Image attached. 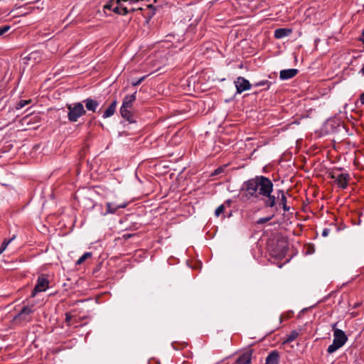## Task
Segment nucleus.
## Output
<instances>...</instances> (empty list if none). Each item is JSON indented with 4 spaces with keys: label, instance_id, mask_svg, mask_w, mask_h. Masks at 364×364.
I'll return each instance as SVG.
<instances>
[{
    "label": "nucleus",
    "instance_id": "obj_1",
    "mask_svg": "<svg viewBox=\"0 0 364 364\" xmlns=\"http://www.w3.org/2000/svg\"><path fill=\"white\" fill-rule=\"evenodd\" d=\"M273 183L267 177L260 176L247 181L243 186L242 197L248 200L252 198H258L259 196L266 197L264 201L266 207H274L276 203V198L272 195Z\"/></svg>",
    "mask_w": 364,
    "mask_h": 364
},
{
    "label": "nucleus",
    "instance_id": "obj_38",
    "mask_svg": "<svg viewBox=\"0 0 364 364\" xmlns=\"http://www.w3.org/2000/svg\"><path fill=\"white\" fill-rule=\"evenodd\" d=\"M130 237H131V235H130V234H124V235H123V237H124V239L129 238Z\"/></svg>",
    "mask_w": 364,
    "mask_h": 364
},
{
    "label": "nucleus",
    "instance_id": "obj_3",
    "mask_svg": "<svg viewBox=\"0 0 364 364\" xmlns=\"http://www.w3.org/2000/svg\"><path fill=\"white\" fill-rule=\"evenodd\" d=\"M34 305H26L24 306L20 311V312L14 316L13 321L16 323L22 324L28 323L31 321L32 314L34 312Z\"/></svg>",
    "mask_w": 364,
    "mask_h": 364
},
{
    "label": "nucleus",
    "instance_id": "obj_11",
    "mask_svg": "<svg viewBox=\"0 0 364 364\" xmlns=\"http://www.w3.org/2000/svg\"><path fill=\"white\" fill-rule=\"evenodd\" d=\"M136 92L131 95H127L123 100L121 108L132 109L133 102L136 100Z\"/></svg>",
    "mask_w": 364,
    "mask_h": 364
},
{
    "label": "nucleus",
    "instance_id": "obj_37",
    "mask_svg": "<svg viewBox=\"0 0 364 364\" xmlns=\"http://www.w3.org/2000/svg\"><path fill=\"white\" fill-rule=\"evenodd\" d=\"M121 1H129V0H116V4H120Z\"/></svg>",
    "mask_w": 364,
    "mask_h": 364
},
{
    "label": "nucleus",
    "instance_id": "obj_33",
    "mask_svg": "<svg viewBox=\"0 0 364 364\" xmlns=\"http://www.w3.org/2000/svg\"><path fill=\"white\" fill-rule=\"evenodd\" d=\"M360 102L362 105H364V92L360 95Z\"/></svg>",
    "mask_w": 364,
    "mask_h": 364
},
{
    "label": "nucleus",
    "instance_id": "obj_40",
    "mask_svg": "<svg viewBox=\"0 0 364 364\" xmlns=\"http://www.w3.org/2000/svg\"><path fill=\"white\" fill-rule=\"evenodd\" d=\"M27 118H28V116H26V117H23V121H26Z\"/></svg>",
    "mask_w": 364,
    "mask_h": 364
},
{
    "label": "nucleus",
    "instance_id": "obj_35",
    "mask_svg": "<svg viewBox=\"0 0 364 364\" xmlns=\"http://www.w3.org/2000/svg\"><path fill=\"white\" fill-rule=\"evenodd\" d=\"M222 170H223L222 168H217V169H215V171H214V173H213V174H214V175L219 174L220 173H221Z\"/></svg>",
    "mask_w": 364,
    "mask_h": 364
},
{
    "label": "nucleus",
    "instance_id": "obj_5",
    "mask_svg": "<svg viewBox=\"0 0 364 364\" xmlns=\"http://www.w3.org/2000/svg\"><path fill=\"white\" fill-rule=\"evenodd\" d=\"M328 176L333 179L334 183L341 189L346 188L350 181V175L348 173H337L333 171L329 173Z\"/></svg>",
    "mask_w": 364,
    "mask_h": 364
},
{
    "label": "nucleus",
    "instance_id": "obj_27",
    "mask_svg": "<svg viewBox=\"0 0 364 364\" xmlns=\"http://www.w3.org/2000/svg\"><path fill=\"white\" fill-rule=\"evenodd\" d=\"M269 82L267 80H262L254 84L255 87H259L267 85L269 86Z\"/></svg>",
    "mask_w": 364,
    "mask_h": 364
},
{
    "label": "nucleus",
    "instance_id": "obj_23",
    "mask_svg": "<svg viewBox=\"0 0 364 364\" xmlns=\"http://www.w3.org/2000/svg\"><path fill=\"white\" fill-rule=\"evenodd\" d=\"M225 210V205H220L219 207H218L215 211V216L218 217L221 213H223Z\"/></svg>",
    "mask_w": 364,
    "mask_h": 364
},
{
    "label": "nucleus",
    "instance_id": "obj_17",
    "mask_svg": "<svg viewBox=\"0 0 364 364\" xmlns=\"http://www.w3.org/2000/svg\"><path fill=\"white\" fill-rule=\"evenodd\" d=\"M117 103V100H114L112 102L109 107L105 111L103 114L104 118L109 117L114 114L116 110Z\"/></svg>",
    "mask_w": 364,
    "mask_h": 364
},
{
    "label": "nucleus",
    "instance_id": "obj_36",
    "mask_svg": "<svg viewBox=\"0 0 364 364\" xmlns=\"http://www.w3.org/2000/svg\"><path fill=\"white\" fill-rule=\"evenodd\" d=\"M360 41L364 43V30L362 32V35L360 36V38H359Z\"/></svg>",
    "mask_w": 364,
    "mask_h": 364
},
{
    "label": "nucleus",
    "instance_id": "obj_16",
    "mask_svg": "<svg viewBox=\"0 0 364 364\" xmlns=\"http://www.w3.org/2000/svg\"><path fill=\"white\" fill-rule=\"evenodd\" d=\"M299 336V333L296 330L291 331L288 335H287L286 339L282 343V345L285 346L294 340H296Z\"/></svg>",
    "mask_w": 364,
    "mask_h": 364
},
{
    "label": "nucleus",
    "instance_id": "obj_2",
    "mask_svg": "<svg viewBox=\"0 0 364 364\" xmlns=\"http://www.w3.org/2000/svg\"><path fill=\"white\" fill-rule=\"evenodd\" d=\"M333 341L327 349L328 353H333L341 348L347 341L348 337L343 331L333 328Z\"/></svg>",
    "mask_w": 364,
    "mask_h": 364
},
{
    "label": "nucleus",
    "instance_id": "obj_13",
    "mask_svg": "<svg viewBox=\"0 0 364 364\" xmlns=\"http://www.w3.org/2000/svg\"><path fill=\"white\" fill-rule=\"evenodd\" d=\"M132 109L120 108V114L122 117L130 123L135 122V118L132 112Z\"/></svg>",
    "mask_w": 364,
    "mask_h": 364
},
{
    "label": "nucleus",
    "instance_id": "obj_14",
    "mask_svg": "<svg viewBox=\"0 0 364 364\" xmlns=\"http://www.w3.org/2000/svg\"><path fill=\"white\" fill-rule=\"evenodd\" d=\"M292 33V29L291 28H277L274 31V37L276 38H282L284 37L289 36Z\"/></svg>",
    "mask_w": 364,
    "mask_h": 364
},
{
    "label": "nucleus",
    "instance_id": "obj_30",
    "mask_svg": "<svg viewBox=\"0 0 364 364\" xmlns=\"http://www.w3.org/2000/svg\"><path fill=\"white\" fill-rule=\"evenodd\" d=\"M121 11L122 16H126L129 13V10L127 9V7L122 6L121 5Z\"/></svg>",
    "mask_w": 364,
    "mask_h": 364
},
{
    "label": "nucleus",
    "instance_id": "obj_31",
    "mask_svg": "<svg viewBox=\"0 0 364 364\" xmlns=\"http://www.w3.org/2000/svg\"><path fill=\"white\" fill-rule=\"evenodd\" d=\"M329 231H330V230H329V229H328V228H325V229H323V231H322V235H323V237H326V236H328V233H329Z\"/></svg>",
    "mask_w": 364,
    "mask_h": 364
},
{
    "label": "nucleus",
    "instance_id": "obj_15",
    "mask_svg": "<svg viewBox=\"0 0 364 364\" xmlns=\"http://www.w3.org/2000/svg\"><path fill=\"white\" fill-rule=\"evenodd\" d=\"M87 110L95 112L99 106L97 100L87 98L83 101Z\"/></svg>",
    "mask_w": 364,
    "mask_h": 364
},
{
    "label": "nucleus",
    "instance_id": "obj_9",
    "mask_svg": "<svg viewBox=\"0 0 364 364\" xmlns=\"http://www.w3.org/2000/svg\"><path fill=\"white\" fill-rule=\"evenodd\" d=\"M126 206H127L126 203H113V202L107 203V212L105 213V214H107V213L113 214V213H116V211L119 208H124Z\"/></svg>",
    "mask_w": 364,
    "mask_h": 364
},
{
    "label": "nucleus",
    "instance_id": "obj_4",
    "mask_svg": "<svg viewBox=\"0 0 364 364\" xmlns=\"http://www.w3.org/2000/svg\"><path fill=\"white\" fill-rule=\"evenodd\" d=\"M67 108L68 109V118L72 122H77L80 117L86 113L82 104L80 102L67 105Z\"/></svg>",
    "mask_w": 364,
    "mask_h": 364
},
{
    "label": "nucleus",
    "instance_id": "obj_8",
    "mask_svg": "<svg viewBox=\"0 0 364 364\" xmlns=\"http://www.w3.org/2000/svg\"><path fill=\"white\" fill-rule=\"evenodd\" d=\"M253 350L252 349H249L246 350L244 353L238 357L236 360L237 364H250L252 360V355Z\"/></svg>",
    "mask_w": 364,
    "mask_h": 364
},
{
    "label": "nucleus",
    "instance_id": "obj_39",
    "mask_svg": "<svg viewBox=\"0 0 364 364\" xmlns=\"http://www.w3.org/2000/svg\"><path fill=\"white\" fill-rule=\"evenodd\" d=\"M360 73H362V75L364 76V64L363 65V67L360 70Z\"/></svg>",
    "mask_w": 364,
    "mask_h": 364
},
{
    "label": "nucleus",
    "instance_id": "obj_19",
    "mask_svg": "<svg viewBox=\"0 0 364 364\" xmlns=\"http://www.w3.org/2000/svg\"><path fill=\"white\" fill-rule=\"evenodd\" d=\"M32 102L31 100H21L16 105V109H21L26 105H28Z\"/></svg>",
    "mask_w": 364,
    "mask_h": 364
},
{
    "label": "nucleus",
    "instance_id": "obj_20",
    "mask_svg": "<svg viewBox=\"0 0 364 364\" xmlns=\"http://www.w3.org/2000/svg\"><path fill=\"white\" fill-rule=\"evenodd\" d=\"M91 257H92L91 252H85L78 259V260L76 262V264L80 265V264H82L87 259H88Z\"/></svg>",
    "mask_w": 364,
    "mask_h": 364
},
{
    "label": "nucleus",
    "instance_id": "obj_32",
    "mask_svg": "<svg viewBox=\"0 0 364 364\" xmlns=\"http://www.w3.org/2000/svg\"><path fill=\"white\" fill-rule=\"evenodd\" d=\"M71 318H72V316L69 313H67L65 314V321L68 323V325L70 324L69 322H70V320L71 319Z\"/></svg>",
    "mask_w": 364,
    "mask_h": 364
},
{
    "label": "nucleus",
    "instance_id": "obj_21",
    "mask_svg": "<svg viewBox=\"0 0 364 364\" xmlns=\"http://www.w3.org/2000/svg\"><path fill=\"white\" fill-rule=\"evenodd\" d=\"M14 238V237L9 240H4L2 244H1V246L0 247V255L6 250V247L8 246V245L11 242V241Z\"/></svg>",
    "mask_w": 364,
    "mask_h": 364
},
{
    "label": "nucleus",
    "instance_id": "obj_12",
    "mask_svg": "<svg viewBox=\"0 0 364 364\" xmlns=\"http://www.w3.org/2000/svg\"><path fill=\"white\" fill-rule=\"evenodd\" d=\"M279 353L277 350H272L266 358L265 364H278Z\"/></svg>",
    "mask_w": 364,
    "mask_h": 364
},
{
    "label": "nucleus",
    "instance_id": "obj_34",
    "mask_svg": "<svg viewBox=\"0 0 364 364\" xmlns=\"http://www.w3.org/2000/svg\"><path fill=\"white\" fill-rule=\"evenodd\" d=\"M143 9L141 7H139V8H133L131 10H129V12H134L136 11H141Z\"/></svg>",
    "mask_w": 364,
    "mask_h": 364
},
{
    "label": "nucleus",
    "instance_id": "obj_26",
    "mask_svg": "<svg viewBox=\"0 0 364 364\" xmlns=\"http://www.w3.org/2000/svg\"><path fill=\"white\" fill-rule=\"evenodd\" d=\"M10 28L11 26L8 25L0 27V36L5 34Z\"/></svg>",
    "mask_w": 364,
    "mask_h": 364
},
{
    "label": "nucleus",
    "instance_id": "obj_6",
    "mask_svg": "<svg viewBox=\"0 0 364 364\" xmlns=\"http://www.w3.org/2000/svg\"><path fill=\"white\" fill-rule=\"evenodd\" d=\"M49 282L44 275L38 277L37 284H36L31 293V296L34 297L38 292L45 291L48 288Z\"/></svg>",
    "mask_w": 364,
    "mask_h": 364
},
{
    "label": "nucleus",
    "instance_id": "obj_25",
    "mask_svg": "<svg viewBox=\"0 0 364 364\" xmlns=\"http://www.w3.org/2000/svg\"><path fill=\"white\" fill-rule=\"evenodd\" d=\"M147 7H148L149 9H151L150 13L149 14V15H148V16H147L148 19L149 20V19H151V18L154 16V15L155 14V8H154V7L153 6V5H151V4H149V5H147Z\"/></svg>",
    "mask_w": 364,
    "mask_h": 364
},
{
    "label": "nucleus",
    "instance_id": "obj_10",
    "mask_svg": "<svg viewBox=\"0 0 364 364\" xmlns=\"http://www.w3.org/2000/svg\"><path fill=\"white\" fill-rule=\"evenodd\" d=\"M298 70L291 68L287 70H282L280 71L279 77L282 80H288L294 77L298 73Z\"/></svg>",
    "mask_w": 364,
    "mask_h": 364
},
{
    "label": "nucleus",
    "instance_id": "obj_24",
    "mask_svg": "<svg viewBox=\"0 0 364 364\" xmlns=\"http://www.w3.org/2000/svg\"><path fill=\"white\" fill-rule=\"evenodd\" d=\"M274 215H272V216H269V217H266V218H259L257 223V224H264L265 223H267L268 221H269L272 218H273Z\"/></svg>",
    "mask_w": 364,
    "mask_h": 364
},
{
    "label": "nucleus",
    "instance_id": "obj_22",
    "mask_svg": "<svg viewBox=\"0 0 364 364\" xmlns=\"http://www.w3.org/2000/svg\"><path fill=\"white\" fill-rule=\"evenodd\" d=\"M116 4V0H109L104 6V9H113L112 6L113 5Z\"/></svg>",
    "mask_w": 364,
    "mask_h": 364
},
{
    "label": "nucleus",
    "instance_id": "obj_28",
    "mask_svg": "<svg viewBox=\"0 0 364 364\" xmlns=\"http://www.w3.org/2000/svg\"><path fill=\"white\" fill-rule=\"evenodd\" d=\"M112 11L117 14H119V15H122V11H121V4H117V6H115L114 8H113Z\"/></svg>",
    "mask_w": 364,
    "mask_h": 364
},
{
    "label": "nucleus",
    "instance_id": "obj_29",
    "mask_svg": "<svg viewBox=\"0 0 364 364\" xmlns=\"http://www.w3.org/2000/svg\"><path fill=\"white\" fill-rule=\"evenodd\" d=\"M146 76H143L141 77V78H139V80H137L136 81H134L132 82V85L134 86H137L139 85L142 81L144 80V79L146 78Z\"/></svg>",
    "mask_w": 364,
    "mask_h": 364
},
{
    "label": "nucleus",
    "instance_id": "obj_18",
    "mask_svg": "<svg viewBox=\"0 0 364 364\" xmlns=\"http://www.w3.org/2000/svg\"><path fill=\"white\" fill-rule=\"evenodd\" d=\"M279 193H281V205L282 206V208L284 211H289V207L287 206V198L284 193L283 191H279Z\"/></svg>",
    "mask_w": 364,
    "mask_h": 364
},
{
    "label": "nucleus",
    "instance_id": "obj_7",
    "mask_svg": "<svg viewBox=\"0 0 364 364\" xmlns=\"http://www.w3.org/2000/svg\"><path fill=\"white\" fill-rule=\"evenodd\" d=\"M237 93L249 90L251 88L250 82L243 77H237L234 82Z\"/></svg>",
    "mask_w": 364,
    "mask_h": 364
}]
</instances>
